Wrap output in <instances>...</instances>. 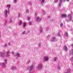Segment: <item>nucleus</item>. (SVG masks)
<instances>
[{"mask_svg": "<svg viewBox=\"0 0 73 73\" xmlns=\"http://www.w3.org/2000/svg\"><path fill=\"white\" fill-rule=\"evenodd\" d=\"M10 21V22H12V21Z\"/></svg>", "mask_w": 73, "mask_h": 73, "instance_id": "32", "label": "nucleus"}, {"mask_svg": "<svg viewBox=\"0 0 73 73\" xmlns=\"http://www.w3.org/2000/svg\"><path fill=\"white\" fill-rule=\"evenodd\" d=\"M2 66H3L4 67V66H5V64H2Z\"/></svg>", "mask_w": 73, "mask_h": 73, "instance_id": "17", "label": "nucleus"}, {"mask_svg": "<svg viewBox=\"0 0 73 73\" xmlns=\"http://www.w3.org/2000/svg\"><path fill=\"white\" fill-rule=\"evenodd\" d=\"M71 46H73V44H72L71 45Z\"/></svg>", "mask_w": 73, "mask_h": 73, "instance_id": "31", "label": "nucleus"}, {"mask_svg": "<svg viewBox=\"0 0 73 73\" xmlns=\"http://www.w3.org/2000/svg\"><path fill=\"white\" fill-rule=\"evenodd\" d=\"M62 25H63V24H62V23H61L60 25V27H62Z\"/></svg>", "mask_w": 73, "mask_h": 73, "instance_id": "18", "label": "nucleus"}, {"mask_svg": "<svg viewBox=\"0 0 73 73\" xmlns=\"http://www.w3.org/2000/svg\"><path fill=\"white\" fill-rule=\"evenodd\" d=\"M30 19H31V18H30V17H27V20L29 21V20H30Z\"/></svg>", "mask_w": 73, "mask_h": 73, "instance_id": "9", "label": "nucleus"}, {"mask_svg": "<svg viewBox=\"0 0 73 73\" xmlns=\"http://www.w3.org/2000/svg\"><path fill=\"white\" fill-rule=\"evenodd\" d=\"M61 17L62 18H66V17H67V16L66 15L64 14L62 15Z\"/></svg>", "mask_w": 73, "mask_h": 73, "instance_id": "1", "label": "nucleus"}, {"mask_svg": "<svg viewBox=\"0 0 73 73\" xmlns=\"http://www.w3.org/2000/svg\"><path fill=\"white\" fill-rule=\"evenodd\" d=\"M22 24V21H21L20 23H19V25H21Z\"/></svg>", "mask_w": 73, "mask_h": 73, "instance_id": "11", "label": "nucleus"}, {"mask_svg": "<svg viewBox=\"0 0 73 73\" xmlns=\"http://www.w3.org/2000/svg\"><path fill=\"white\" fill-rule=\"evenodd\" d=\"M67 1H69V0H67Z\"/></svg>", "mask_w": 73, "mask_h": 73, "instance_id": "30", "label": "nucleus"}, {"mask_svg": "<svg viewBox=\"0 0 73 73\" xmlns=\"http://www.w3.org/2000/svg\"><path fill=\"white\" fill-rule=\"evenodd\" d=\"M56 60H57V58H54V61H56Z\"/></svg>", "mask_w": 73, "mask_h": 73, "instance_id": "19", "label": "nucleus"}, {"mask_svg": "<svg viewBox=\"0 0 73 73\" xmlns=\"http://www.w3.org/2000/svg\"><path fill=\"white\" fill-rule=\"evenodd\" d=\"M7 44H5V47H6L7 46Z\"/></svg>", "mask_w": 73, "mask_h": 73, "instance_id": "25", "label": "nucleus"}, {"mask_svg": "<svg viewBox=\"0 0 73 73\" xmlns=\"http://www.w3.org/2000/svg\"><path fill=\"white\" fill-rule=\"evenodd\" d=\"M44 1H45V0H42L41 3V4H43L44 3Z\"/></svg>", "mask_w": 73, "mask_h": 73, "instance_id": "7", "label": "nucleus"}, {"mask_svg": "<svg viewBox=\"0 0 73 73\" xmlns=\"http://www.w3.org/2000/svg\"><path fill=\"white\" fill-rule=\"evenodd\" d=\"M72 58L73 59V57H72Z\"/></svg>", "mask_w": 73, "mask_h": 73, "instance_id": "34", "label": "nucleus"}, {"mask_svg": "<svg viewBox=\"0 0 73 73\" xmlns=\"http://www.w3.org/2000/svg\"><path fill=\"white\" fill-rule=\"evenodd\" d=\"M7 7H9V8L11 7V5H7Z\"/></svg>", "mask_w": 73, "mask_h": 73, "instance_id": "15", "label": "nucleus"}, {"mask_svg": "<svg viewBox=\"0 0 73 73\" xmlns=\"http://www.w3.org/2000/svg\"><path fill=\"white\" fill-rule=\"evenodd\" d=\"M71 16V15H69L68 16V17H70V20H72V17H70Z\"/></svg>", "mask_w": 73, "mask_h": 73, "instance_id": "5", "label": "nucleus"}, {"mask_svg": "<svg viewBox=\"0 0 73 73\" xmlns=\"http://www.w3.org/2000/svg\"><path fill=\"white\" fill-rule=\"evenodd\" d=\"M25 25H26V23H24L23 24V26H24V27H25Z\"/></svg>", "mask_w": 73, "mask_h": 73, "instance_id": "12", "label": "nucleus"}, {"mask_svg": "<svg viewBox=\"0 0 73 73\" xmlns=\"http://www.w3.org/2000/svg\"><path fill=\"white\" fill-rule=\"evenodd\" d=\"M52 41H56V38L53 37L52 38Z\"/></svg>", "mask_w": 73, "mask_h": 73, "instance_id": "8", "label": "nucleus"}, {"mask_svg": "<svg viewBox=\"0 0 73 73\" xmlns=\"http://www.w3.org/2000/svg\"><path fill=\"white\" fill-rule=\"evenodd\" d=\"M29 23H30V24H29V25H31V24H32V23H31V22H29Z\"/></svg>", "mask_w": 73, "mask_h": 73, "instance_id": "24", "label": "nucleus"}, {"mask_svg": "<svg viewBox=\"0 0 73 73\" xmlns=\"http://www.w3.org/2000/svg\"><path fill=\"white\" fill-rule=\"evenodd\" d=\"M44 60L46 61H48L49 59V58H48V57L47 56L44 57Z\"/></svg>", "mask_w": 73, "mask_h": 73, "instance_id": "2", "label": "nucleus"}, {"mask_svg": "<svg viewBox=\"0 0 73 73\" xmlns=\"http://www.w3.org/2000/svg\"><path fill=\"white\" fill-rule=\"evenodd\" d=\"M37 20H39V18H37Z\"/></svg>", "mask_w": 73, "mask_h": 73, "instance_id": "22", "label": "nucleus"}, {"mask_svg": "<svg viewBox=\"0 0 73 73\" xmlns=\"http://www.w3.org/2000/svg\"><path fill=\"white\" fill-rule=\"evenodd\" d=\"M16 1H17V0H15L14 1V3H16Z\"/></svg>", "mask_w": 73, "mask_h": 73, "instance_id": "21", "label": "nucleus"}, {"mask_svg": "<svg viewBox=\"0 0 73 73\" xmlns=\"http://www.w3.org/2000/svg\"><path fill=\"white\" fill-rule=\"evenodd\" d=\"M57 1H58V0H56L55 1L56 2H57Z\"/></svg>", "mask_w": 73, "mask_h": 73, "instance_id": "29", "label": "nucleus"}, {"mask_svg": "<svg viewBox=\"0 0 73 73\" xmlns=\"http://www.w3.org/2000/svg\"><path fill=\"white\" fill-rule=\"evenodd\" d=\"M70 54H72V55H73V49H72L70 51Z\"/></svg>", "mask_w": 73, "mask_h": 73, "instance_id": "3", "label": "nucleus"}, {"mask_svg": "<svg viewBox=\"0 0 73 73\" xmlns=\"http://www.w3.org/2000/svg\"><path fill=\"white\" fill-rule=\"evenodd\" d=\"M9 51H8L6 53V54H7V57H8V54H9Z\"/></svg>", "mask_w": 73, "mask_h": 73, "instance_id": "13", "label": "nucleus"}, {"mask_svg": "<svg viewBox=\"0 0 73 73\" xmlns=\"http://www.w3.org/2000/svg\"><path fill=\"white\" fill-rule=\"evenodd\" d=\"M39 69H41L42 68V65L41 64L39 65Z\"/></svg>", "mask_w": 73, "mask_h": 73, "instance_id": "6", "label": "nucleus"}, {"mask_svg": "<svg viewBox=\"0 0 73 73\" xmlns=\"http://www.w3.org/2000/svg\"><path fill=\"white\" fill-rule=\"evenodd\" d=\"M61 2H62V0H61Z\"/></svg>", "mask_w": 73, "mask_h": 73, "instance_id": "33", "label": "nucleus"}, {"mask_svg": "<svg viewBox=\"0 0 73 73\" xmlns=\"http://www.w3.org/2000/svg\"><path fill=\"white\" fill-rule=\"evenodd\" d=\"M65 34L66 35V36H68V33L67 32L65 33Z\"/></svg>", "mask_w": 73, "mask_h": 73, "instance_id": "20", "label": "nucleus"}, {"mask_svg": "<svg viewBox=\"0 0 73 73\" xmlns=\"http://www.w3.org/2000/svg\"><path fill=\"white\" fill-rule=\"evenodd\" d=\"M8 45H9H9H11L9 43H8Z\"/></svg>", "mask_w": 73, "mask_h": 73, "instance_id": "27", "label": "nucleus"}, {"mask_svg": "<svg viewBox=\"0 0 73 73\" xmlns=\"http://www.w3.org/2000/svg\"><path fill=\"white\" fill-rule=\"evenodd\" d=\"M5 13L6 17H7V11H6L5 12Z\"/></svg>", "mask_w": 73, "mask_h": 73, "instance_id": "10", "label": "nucleus"}, {"mask_svg": "<svg viewBox=\"0 0 73 73\" xmlns=\"http://www.w3.org/2000/svg\"><path fill=\"white\" fill-rule=\"evenodd\" d=\"M64 50H66V51L68 50V48H67V47L66 46H64Z\"/></svg>", "mask_w": 73, "mask_h": 73, "instance_id": "4", "label": "nucleus"}, {"mask_svg": "<svg viewBox=\"0 0 73 73\" xmlns=\"http://www.w3.org/2000/svg\"><path fill=\"white\" fill-rule=\"evenodd\" d=\"M42 30H40V32H41H41H42Z\"/></svg>", "mask_w": 73, "mask_h": 73, "instance_id": "28", "label": "nucleus"}, {"mask_svg": "<svg viewBox=\"0 0 73 73\" xmlns=\"http://www.w3.org/2000/svg\"><path fill=\"white\" fill-rule=\"evenodd\" d=\"M25 32V31H24L23 33V34H24V33Z\"/></svg>", "mask_w": 73, "mask_h": 73, "instance_id": "26", "label": "nucleus"}, {"mask_svg": "<svg viewBox=\"0 0 73 73\" xmlns=\"http://www.w3.org/2000/svg\"><path fill=\"white\" fill-rule=\"evenodd\" d=\"M7 59H5V62H4L5 63H7Z\"/></svg>", "mask_w": 73, "mask_h": 73, "instance_id": "16", "label": "nucleus"}, {"mask_svg": "<svg viewBox=\"0 0 73 73\" xmlns=\"http://www.w3.org/2000/svg\"><path fill=\"white\" fill-rule=\"evenodd\" d=\"M16 55L17 56H20V53H17Z\"/></svg>", "mask_w": 73, "mask_h": 73, "instance_id": "14", "label": "nucleus"}, {"mask_svg": "<svg viewBox=\"0 0 73 73\" xmlns=\"http://www.w3.org/2000/svg\"><path fill=\"white\" fill-rule=\"evenodd\" d=\"M1 54L2 55H3L4 54H5L4 53H1Z\"/></svg>", "mask_w": 73, "mask_h": 73, "instance_id": "23", "label": "nucleus"}]
</instances>
